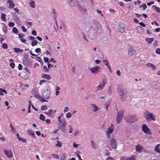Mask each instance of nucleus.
<instances>
[{
    "instance_id": "nucleus-1",
    "label": "nucleus",
    "mask_w": 160,
    "mask_h": 160,
    "mask_svg": "<svg viewBox=\"0 0 160 160\" xmlns=\"http://www.w3.org/2000/svg\"><path fill=\"white\" fill-rule=\"evenodd\" d=\"M118 92L120 95L121 100L123 101H126L128 93L127 89L125 88L120 86L118 88Z\"/></svg>"
},
{
    "instance_id": "nucleus-2",
    "label": "nucleus",
    "mask_w": 160,
    "mask_h": 160,
    "mask_svg": "<svg viewBox=\"0 0 160 160\" xmlns=\"http://www.w3.org/2000/svg\"><path fill=\"white\" fill-rule=\"evenodd\" d=\"M143 116L146 118L148 122H150L152 121L155 120L156 116L153 113H150L148 111H146L144 113Z\"/></svg>"
},
{
    "instance_id": "nucleus-3",
    "label": "nucleus",
    "mask_w": 160,
    "mask_h": 160,
    "mask_svg": "<svg viewBox=\"0 0 160 160\" xmlns=\"http://www.w3.org/2000/svg\"><path fill=\"white\" fill-rule=\"evenodd\" d=\"M138 118L135 115L129 116L126 118L127 121L129 123H133L138 121Z\"/></svg>"
},
{
    "instance_id": "nucleus-4",
    "label": "nucleus",
    "mask_w": 160,
    "mask_h": 160,
    "mask_svg": "<svg viewBox=\"0 0 160 160\" xmlns=\"http://www.w3.org/2000/svg\"><path fill=\"white\" fill-rule=\"evenodd\" d=\"M66 126V123L65 120L64 119H62V123H58V127L59 129H61L63 132L65 131V128Z\"/></svg>"
},
{
    "instance_id": "nucleus-5",
    "label": "nucleus",
    "mask_w": 160,
    "mask_h": 160,
    "mask_svg": "<svg viewBox=\"0 0 160 160\" xmlns=\"http://www.w3.org/2000/svg\"><path fill=\"white\" fill-rule=\"evenodd\" d=\"M124 112L123 111H121L118 112V115L117 117V122L120 123L122 121L124 115Z\"/></svg>"
},
{
    "instance_id": "nucleus-6",
    "label": "nucleus",
    "mask_w": 160,
    "mask_h": 160,
    "mask_svg": "<svg viewBox=\"0 0 160 160\" xmlns=\"http://www.w3.org/2000/svg\"><path fill=\"white\" fill-rule=\"evenodd\" d=\"M142 130L143 132L146 134L151 135L152 133L150 132V129L148 127L146 124H144L142 126Z\"/></svg>"
},
{
    "instance_id": "nucleus-7",
    "label": "nucleus",
    "mask_w": 160,
    "mask_h": 160,
    "mask_svg": "<svg viewBox=\"0 0 160 160\" xmlns=\"http://www.w3.org/2000/svg\"><path fill=\"white\" fill-rule=\"evenodd\" d=\"M3 152L4 154L9 158H11L13 156V153L12 151L9 150L4 149Z\"/></svg>"
},
{
    "instance_id": "nucleus-8",
    "label": "nucleus",
    "mask_w": 160,
    "mask_h": 160,
    "mask_svg": "<svg viewBox=\"0 0 160 160\" xmlns=\"http://www.w3.org/2000/svg\"><path fill=\"white\" fill-rule=\"evenodd\" d=\"M110 145L112 148L115 149L117 147V142L113 138H112L110 141Z\"/></svg>"
},
{
    "instance_id": "nucleus-9",
    "label": "nucleus",
    "mask_w": 160,
    "mask_h": 160,
    "mask_svg": "<svg viewBox=\"0 0 160 160\" xmlns=\"http://www.w3.org/2000/svg\"><path fill=\"white\" fill-rule=\"evenodd\" d=\"M125 26L124 24L121 23L119 24L118 27V30L121 33L124 32L125 31Z\"/></svg>"
},
{
    "instance_id": "nucleus-10",
    "label": "nucleus",
    "mask_w": 160,
    "mask_h": 160,
    "mask_svg": "<svg viewBox=\"0 0 160 160\" xmlns=\"http://www.w3.org/2000/svg\"><path fill=\"white\" fill-rule=\"evenodd\" d=\"M114 130V125L112 124H111L110 127H109L108 130L106 131V133L107 135L110 136V134L112 133Z\"/></svg>"
},
{
    "instance_id": "nucleus-11",
    "label": "nucleus",
    "mask_w": 160,
    "mask_h": 160,
    "mask_svg": "<svg viewBox=\"0 0 160 160\" xmlns=\"http://www.w3.org/2000/svg\"><path fill=\"white\" fill-rule=\"evenodd\" d=\"M136 52V50L134 48H130L128 50V54L129 56H134Z\"/></svg>"
},
{
    "instance_id": "nucleus-12",
    "label": "nucleus",
    "mask_w": 160,
    "mask_h": 160,
    "mask_svg": "<svg viewBox=\"0 0 160 160\" xmlns=\"http://www.w3.org/2000/svg\"><path fill=\"white\" fill-rule=\"evenodd\" d=\"M100 68V66H97L95 67L92 68L90 69V70L93 73H98L99 72Z\"/></svg>"
},
{
    "instance_id": "nucleus-13",
    "label": "nucleus",
    "mask_w": 160,
    "mask_h": 160,
    "mask_svg": "<svg viewBox=\"0 0 160 160\" xmlns=\"http://www.w3.org/2000/svg\"><path fill=\"white\" fill-rule=\"evenodd\" d=\"M106 83L104 80L102 82H101L100 84L97 87V90H102L103 88L105 86Z\"/></svg>"
},
{
    "instance_id": "nucleus-14",
    "label": "nucleus",
    "mask_w": 160,
    "mask_h": 160,
    "mask_svg": "<svg viewBox=\"0 0 160 160\" xmlns=\"http://www.w3.org/2000/svg\"><path fill=\"white\" fill-rule=\"evenodd\" d=\"M7 2L9 4V8H12L15 7V4L12 0H8Z\"/></svg>"
},
{
    "instance_id": "nucleus-15",
    "label": "nucleus",
    "mask_w": 160,
    "mask_h": 160,
    "mask_svg": "<svg viewBox=\"0 0 160 160\" xmlns=\"http://www.w3.org/2000/svg\"><path fill=\"white\" fill-rule=\"evenodd\" d=\"M143 147L140 144H138L136 145L135 149L137 151L141 152L143 149Z\"/></svg>"
},
{
    "instance_id": "nucleus-16",
    "label": "nucleus",
    "mask_w": 160,
    "mask_h": 160,
    "mask_svg": "<svg viewBox=\"0 0 160 160\" xmlns=\"http://www.w3.org/2000/svg\"><path fill=\"white\" fill-rule=\"evenodd\" d=\"M14 20L15 22L19 25H20V20L18 16L16 14H14Z\"/></svg>"
},
{
    "instance_id": "nucleus-17",
    "label": "nucleus",
    "mask_w": 160,
    "mask_h": 160,
    "mask_svg": "<svg viewBox=\"0 0 160 160\" xmlns=\"http://www.w3.org/2000/svg\"><path fill=\"white\" fill-rule=\"evenodd\" d=\"M41 77L42 78L46 79L48 80H49L51 78V77L49 75L46 74H42Z\"/></svg>"
},
{
    "instance_id": "nucleus-18",
    "label": "nucleus",
    "mask_w": 160,
    "mask_h": 160,
    "mask_svg": "<svg viewBox=\"0 0 160 160\" xmlns=\"http://www.w3.org/2000/svg\"><path fill=\"white\" fill-rule=\"evenodd\" d=\"M155 151L160 153V143L157 144L154 148Z\"/></svg>"
},
{
    "instance_id": "nucleus-19",
    "label": "nucleus",
    "mask_w": 160,
    "mask_h": 160,
    "mask_svg": "<svg viewBox=\"0 0 160 160\" xmlns=\"http://www.w3.org/2000/svg\"><path fill=\"white\" fill-rule=\"evenodd\" d=\"M145 40L148 43L150 44L154 41V39L153 38H146Z\"/></svg>"
},
{
    "instance_id": "nucleus-20",
    "label": "nucleus",
    "mask_w": 160,
    "mask_h": 160,
    "mask_svg": "<svg viewBox=\"0 0 160 160\" xmlns=\"http://www.w3.org/2000/svg\"><path fill=\"white\" fill-rule=\"evenodd\" d=\"M53 110L52 109H49L47 112H45L44 113L48 116H51L53 112Z\"/></svg>"
},
{
    "instance_id": "nucleus-21",
    "label": "nucleus",
    "mask_w": 160,
    "mask_h": 160,
    "mask_svg": "<svg viewBox=\"0 0 160 160\" xmlns=\"http://www.w3.org/2000/svg\"><path fill=\"white\" fill-rule=\"evenodd\" d=\"M27 132L28 134L30 135L31 136L34 138H35V134L31 130H27Z\"/></svg>"
},
{
    "instance_id": "nucleus-22",
    "label": "nucleus",
    "mask_w": 160,
    "mask_h": 160,
    "mask_svg": "<svg viewBox=\"0 0 160 160\" xmlns=\"http://www.w3.org/2000/svg\"><path fill=\"white\" fill-rule=\"evenodd\" d=\"M2 20L4 21H6V15L4 13H2L1 17Z\"/></svg>"
},
{
    "instance_id": "nucleus-23",
    "label": "nucleus",
    "mask_w": 160,
    "mask_h": 160,
    "mask_svg": "<svg viewBox=\"0 0 160 160\" xmlns=\"http://www.w3.org/2000/svg\"><path fill=\"white\" fill-rule=\"evenodd\" d=\"M30 6L32 8H34L35 7V2L33 0H31L29 3Z\"/></svg>"
},
{
    "instance_id": "nucleus-24",
    "label": "nucleus",
    "mask_w": 160,
    "mask_h": 160,
    "mask_svg": "<svg viewBox=\"0 0 160 160\" xmlns=\"http://www.w3.org/2000/svg\"><path fill=\"white\" fill-rule=\"evenodd\" d=\"M2 29L3 31L5 33H6L7 32L8 30L7 29V27L6 25H5V24H3Z\"/></svg>"
},
{
    "instance_id": "nucleus-25",
    "label": "nucleus",
    "mask_w": 160,
    "mask_h": 160,
    "mask_svg": "<svg viewBox=\"0 0 160 160\" xmlns=\"http://www.w3.org/2000/svg\"><path fill=\"white\" fill-rule=\"evenodd\" d=\"M92 106L94 108V109L93 110V112H96L98 110V107L95 104H92Z\"/></svg>"
},
{
    "instance_id": "nucleus-26",
    "label": "nucleus",
    "mask_w": 160,
    "mask_h": 160,
    "mask_svg": "<svg viewBox=\"0 0 160 160\" xmlns=\"http://www.w3.org/2000/svg\"><path fill=\"white\" fill-rule=\"evenodd\" d=\"M12 32L15 33L17 34L18 33V30L16 27H13L12 29Z\"/></svg>"
},
{
    "instance_id": "nucleus-27",
    "label": "nucleus",
    "mask_w": 160,
    "mask_h": 160,
    "mask_svg": "<svg viewBox=\"0 0 160 160\" xmlns=\"http://www.w3.org/2000/svg\"><path fill=\"white\" fill-rule=\"evenodd\" d=\"M70 5L72 7L75 6L76 4L75 2L73 0H70Z\"/></svg>"
},
{
    "instance_id": "nucleus-28",
    "label": "nucleus",
    "mask_w": 160,
    "mask_h": 160,
    "mask_svg": "<svg viewBox=\"0 0 160 160\" xmlns=\"http://www.w3.org/2000/svg\"><path fill=\"white\" fill-rule=\"evenodd\" d=\"M136 29L137 30V31L139 33H141V32L139 31V30H142L143 29V28L141 27V26H138L137 27H136Z\"/></svg>"
},
{
    "instance_id": "nucleus-29",
    "label": "nucleus",
    "mask_w": 160,
    "mask_h": 160,
    "mask_svg": "<svg viewBox=\"0 0 160 160\" xmlns=\"http://www.w3.org/2000/svg\"><path fill=\"white\" fill-rule=\"evenodd\" d=\"M66 159V156L65 154H62L60 160H65Z\"/></svg>"
},
{
    "instance_id": "nucleus-30",
    "label": "nucleus",
    "mask_w": 160,
    "mask_h": 160,
    "mask_svg": "<svg viewBox=\"0 0 160 160\" xmlns=\"http://www.w3.org/2000/svg\"><path fill=\"white\" fill-rule=\"evenodd\" d=\"M38 44L36 40H34L32 41L31 42L32 46L33 47L35 45H36Z\"/></svg>"
},
{
    "instance_id": "nucleus-31",
    "label": "nucleus",
    "mask_w": 160,
    "mask_h": 160,
    "mask_svg": "<svg viewBox=\"0 0 160 160\" xmlns=\"http://www.w3.org/2000/svg\"><path fill=\"white\" fill-rule=\"evenodd\" d=\"M39 119L43 121H45V117L42 114H41L40 115Z\"/></svg>"
},
{
    "instance_id": "nucleus-32",
    "label": "nucleus",
    "mask_w": 160,
    "mask_h": 160,
    "mask_svg": "<svg viewBox=\"0 0 160 160\" xmlns=\"http://www.w3.org/2000/svg\"><path fill=\"white\" fill-rule=\"evenodd\" d=\"M127 160H136V156L135 155H132L129 158H128Z\"/></svg>"
},
{
    "instance_id": "nucleus-33",
    "label": "nucleus",
    "mask_w": 160,
    "mask_h": 160,
    "mask_svg": "<svg viewBox=\"0 0 160 160\" xmlns=\"http://www.w3.org/2000/svg\"><path fill=\"white\" fill-rule=\"evenodd\" d=\"M57 143L56 144L55 146L56 147L58 146L59 147H61L62 146V143L60 142L59 140H57Z\"/></svg>"
},
{
    "instance_id": "nucleus-34",
    "label": "nucleus",
    "mask_w": 160,
    "mask_h": 160,
    "mask_svg": "<svg viewBox=\"0 0 160 160\" xmlns=\"http://www.w3.org/2000/svg\"><path fill=\"white\" fill-rule=\"evenodd\" d=\"M91 145L92 147L94 149L96 148L95 144L94 143V141L92 140H91Z\"/></svg>"
},
{
    "instance_id": "nucleus-35",
    "label": "nucleus",
    "mask_w": 160,
    "mask_h": 160,
    "mask_svg": "<svg viewBox=\"0 0 160 160\" xmlns=\"http://www.w3.org/2000/svg\"><path fill=\"white\" fill-rule=\"evenodd\" d=\"M140 8L142 7L143 10H145L147 8V6L146 4H144L140 6Z\"/></svg>"
},
{
    "instance_id": "nucleus-36",
    "label": "nucleus",
    "mask_w": 160,
    "mask_h": 160,
    "mask_svg": "<svg viewBox=\"0 0 160 160\" xmlns=\"http://www.w3.org/2000/svg\"><path fill=\"white\" fill-rule=\"evenodd\" d=\"M153 6L154 7L155 9L157 12H160V8L159 7H157L154 5Z\"/></svg>"
},
{
    "instance_id": "nucleus-37",
    "label": "nucleus",
    "mask_w": 160,
    "mask_h": 160,
    "mask_svg": "<svg viewBox=\"0 0 160 160\" xmlns=\"http://www.w3.org/2000/svg\"><path fill=\"white\" fill-rule=\"evenodd\" d=\"M52 157L54 158L59 159V156L57 154H52Z\"/></svg>"
},
{
    "instance_id": "nucleus-38",
    "label": "nucleus",
    "mask_w": 160,
    "mask_h": 160,
    "mask_svg": "<svg viewBox=\"0 0 160 160\" xmlns=\"http://www.w3.org/2000/svg\"><path fill=\"white\" fill-rule=\"evenodd\" d=\"M45 109H47V107L46 105H43L42 106L41 108V110L42 111H43Z\"/></svg>"
},
{
    "instance_id": "nucleus-39",
    "label": "nucleus",
    "mask_w": 160,
    "mask_h": 160,
    "mask_svg": "<svg viewBox=\"0 0 160 160\" xmlns=\"http://www.w3.org/2000/svg\"><path fill=\"white\" fill-rule=\"evenodd\" d=\"M2 47L4 49H7L8 48V45L6 43H3L2 45Z\"/></svg>"
},
{
    "instance_id": "nucleus-40",
    "label": "nucleus",
    "mask_w": 160,
    "mask_h": 160,
    "mask_svg": "<svg viewBox=\"0 0 160 160\" xmlns=\"http://www.w3.org/2000/svg\"><path fill=\"white\" fill-rule=\"evenodd\" d=\"M14 51L15 52L18 53L20 52V49L18 48H15L14 49Z\"/></svg>"
},
{
    "instance_id": "nucleus-41",
    "label": "nucleus",
    "mask_w": 160,
    "mask_h": 160,
    "mask_svg": "<svg viewBox=\"0 0 160 160\" xmlns=\"http://www.w3.org/2000/svg\"><path fill=\"white\" fill-rule=\"evenodd\" d=\"M66 116L68 118H70L72 117V114L70 112H68L66 115Z\"/></svg>"
},
{
    "instance_id": "nucleus-42",
    "label": "nucleus",
    "mask_w": 160,
    "mask_h": 160,
    "mask_svg": "<svg viewBox=\"0 0 160 160\" xmlns=\"http://www.w3.org/2000/svg\"><path fill=\"white\" fill-rule=\"evenodd\" d=\"M8 25L11 27H13L14 26V23L12 22H10L8 23Z\"/></svg>"
},
{
    "instance_id": "nucleus-43",
    "label": "nucleus",
    "mask_w": 160,
    "mask_h": 160,
    "mask_svg": "<svg viewBox=\"0 0 160 160\" xmlns=\"http://www.w3.org/2000/svg\"><path fill=\"white\" fill-rule=\"evenodd\" d=\"M46 81L44 80H42L39 81V84L41 85L43 83L46 82Z\"/></svg>"
},
{
    "instance_id": "nucleus-44",
    "label": "nucleus",
    "mask_w": 160,
    "mask_h": 160,
    "mask_svg": "<svg viewBox=\"0 0 160 160\" xmlns=\"http://www.w3.org/2000/svg\"><path fill=\"white\" fill-rule=\"evenodd\" d=\"M36 60L40 63L42 62V64H43V63L42 62L41 58L40 57H37V58H36Z\"/></svg>"
},
{
    "instance_id": "nucleus-45",
    "label": "nucleus",
    "mask_w": 160,
    "mask_h": 160,
    "mask_svg": "<svg viewBox=\"0 0 160 160\" xmlns=\"http://www.w3.org/2000/svg\"><path fill=\"white\" fill-rule=\"evenodd\" d=\"M149 65H150V67H152V69L154 70L156 69V67L153 64L151 63V64H149Z\"/></svg>"
},
{
    "instance_id": "nucleus-46",
    "label": "nucleus",
    "mask_w": 160,
    "mask_h": 160,
    "mask_svg": "<svg viewBox=\"0 0 160 160\" xmlns=\"http://www.w3.org/2000/svg\"><path fill=\"white\" fill-rule=\"evenodd\" d=\"M17 138L19 141H21L22 140V138L19 137V135L18 133H17L16 135Z\"/></svg>"
},
{
    "instance_id": "nucleus-47",
    "label": "nucleus",
    "mask_w": 160,
    "mask_h": 160,
    "mask_svg": "<svg viewBox=\"0 0 160 160\" xmlns=\"http://www.w3.org/2000/svg\"><path fill=\"white\" fill-rule=\"evenodd\" d=\"M35 52L37 53L40 52H41V50L40 48H37L35 49Z\"/></svg>"
},
{
    "instance_id": "nucleus-48",
    "label": "nucleus",
    "mask_w": 160,
    "mask_h": 160,
    "mask_svg": "<svg viewBox=\"0 0 160 160\" xmlns=\"http://www.w3.org/2000/svg\"><path fill=\"white\" fill-rule=\"evenodd\" d=\"M158 42L157 41V40H155L154 42V43H153V46L155 47H156L157 46H158Z\"/></svg>"
},
{
    "instance_id": "nucleus-49",
    "label": "nucleus",
    "mask_w": 160,
    "mask_h": 160,
    "mask_svg": "<svg viewBox=\"0 0 160 160\" xmlns=\"http://www.w3.org/2000/svg\"><path fill=\"white\" fill-rule=\"evenodd\" d=\"M43 68L45 70V71L46 72H47L49 71V69L48 68H47V66L45 65L43 66Z\"/></svg>"
},
{
    "instance_id": "nucleus-50",
    "label": "nucleus",
    "mask_w": 160,
    "mask_h": 160,
    "mask_svg": "<svg viewBox=\"0 0 160 160\" xmlns=\"http://www.w3.org/2000/svg\"><path fill=\"white\" fill-rule=\"evenodd\" d=\"M43 59H44V61L45 62L47 63L48 62V61H49V58H48L44 57Z\"/></svg>"
},
{
    "instance_id": "nucleus-51",
    "label": "nucleus",
    "mask_w": 160,
    "mask_h": 160,
    "mask_svg": "<svg viewBox=\"0 0 160 160\" xmlns=\"http://www.w3.org/2000/svg\"><path fill=\"white\" fill-rule=\"evenodd\" d=\"M10 127L11 128V131L13 132H14L15 131V129L14 128H13V126H12V124L11 123L10 124Z\"/></svg>"
},
{
    "instance_id": "nucleus-52",
    "label": "nucleus",
    "mask_w": 160,
    "mask_h": 160,
    "mask_svg": "<svg viewBox=\"0 0 160 160\" xmlns=\"http://www.w3.org/2000/svg\"><path fill=\"white\" fill-rule=\"evenodd\" d=\"M32 34L35 36L37 35L36 31L35 30H33L31 32Z\"/></svg>"
},
{
    "instance_id": "nucleus-53",
    "label": "nucleus",
    "mask_w": 160,
    "mask_h": 160,
    "mask_svg": "<svg viewBox=\"0 0 160 160\" xmlns=\"http://www.w3.org/2000/svg\"><path fill=\"white\" fill-rule=\"evenodd\" d=\"M156 52L157 54H160V48H158L157 49Z\"/></svg>"
},
{
    "instance_id": "nucleus-54",
    "label": "nucleus",
    "mask_w": 160,
    "mask_h": 160,
    "mask_svg": "<svg viewBox=\"0 0 160 160\" xmlns=\"http://www.w3.org/2000/svg\"><path fill=\"white\" fill-rule=\"evenodd\" d=\"M15 64L14 63H11L10 64V66L12 68H14L15 67Z\"/></svg>"
},
{
    "instance_id": "nucleus-55",
    "label": "nucleus",
    "mask_w": 160,
    "mask_h": 160,
    "mask_svg": "<svg viewBox=\"0 0 160 160\" xmlns=\"http://www.w3.org/2000/svg\"><path fill=\"white\" fill-rule=\"evenodd\" d=\"M18 68L19 70H21L22 68V66L21 64H19L18 65Z\"/></svg>"
},
{
    "instance_id": "nucleus-56",
    "label": "nucleus",
    "mask_w": 160,
    "mask_h": 160,
    "mask_svg": "<svg viewBox=\"0 0 160 160\" xmlns=\"http://www.w3.org/2000/svg\"><path fill=\"white\" fill-rule=\"evenodd\" d=\"M103 62L104 64L105 65H106V66L108 65V60H105L103 61Z\"/></svg>"
},
{
    "instance_id": "nucleus-57",
    "label": "nucleus",
    "mask_w": 160,
    "mask_h": 160,
    "mask_svg": "<svg viewBox=\"0 0 160 160\" xmlns=\"http://www.w3.org/2000/svg\"><path fill=\"white\" fill-rule=\"evenodd\" d=\"M21 28L22 29V31L24 32H26L27 31V29H26V28L24 27L23 26H22L21 27Z\"/></svg>"
},
{
    "instance_id": "nucleus-58",
    "label": "nucleus",
    "mask_w": 160,
    "mask_h": 160,
    "mask_svg": "<svg viewBox=\"0 0 160 160\" xmlns=\"http://www.w3.org/2000/svg\"><path fill=\"white\" fill-rule=\"evenodd\" d=\"M18 36L20 38L22 39V38L24 36V35L23 34H19Z\"/></svg>"
},
{
    "instance_id": "nucleus-59",
    "label": "nucleus",
    "mask_w": 160,
    "mask_h": 160,
    "mask_svg": "<svg viewBox=\"0 0 160 160\" xmlns=\"http://www.w3.org/2000/svg\"><path fill=\"white\" fill-rule=\"evenodd\" d=\"M139 24L143 27H145L146 25L142 22H140L139 23Z\"/></svg>"
},
{
    "instance_id": "nucleus-60",
    "label": "nucleus",
    "mask_w": 160,
    "mask_h": 160,
    "mask_svg": "<svg viewBox=\"0 0 160 160\" xmlns=\"http://www.w3.org/2000/svg\"><path fill=\"white\" fill-rule=\"evenodd\" d=\"M109 102H107L105 104V106L106 108V110H108V108L109 106Z\"/></svg>"
},
{
    "instance_id": "nucleus-61",
    "label": "nucleus",
    "mask_w": 160,
    "mask_h": 160,
    "mask_svg": "<svg viewBox=\"0 0 160 160\" xmlns=\"http://www.w3.org/2000/svg\"><path fill=\"white\" fill-rule=\"evenodd\" d=\"M61 116H59L58 117V121L59 122V123H62V119L61 120Z\"/></svg>"
},
{
    "instance_id": "nucleus-62",
    "label": "nucleus",
    "mask_w": 160,
    "mask_h": 160,
    "mask_svg": "<svg viewBox=\"0 0 160 160\" xmlns=\"http://www.w3.org/2000/svg\"><path fill=\"white\" fill-rule=\"evenodd\" d=\"M117 74H118V75L119 76H121V72L119 70H118L117 71Z\"/></svg>"
},
{
    "instance_id": "nucleus-63",
    "label": "nucleus",
    "mask_w": 160,
    "mask_h": 160,
    "mask_svg": "<svg viewBox=\"0 0 160 160\" xmlns=\"http://www.w3.org/2000/svg\"><path fill=\"white\" fill-rule=\"evenodd\" d=\"M48 68H50L51 67H53V66L52 65L50 64L49 63H48Z\"/></svg>"
},
{
    "instance_id": "nucleus-64",
    "label": "nucleus",
    "mask_w": 160,
    "mask_h": 160,
    "mask_svg": "<svg viewBox=\"0 0 160 160\" xmlns=\"http://www.w3.org/2000/svg\"><path fill=\"white\" fill-rule=\"evenodd\" d=\"M128 158L126 157H122V158H121L120 160H127L128 159Z\"/></svg>"
}]
</instances>
